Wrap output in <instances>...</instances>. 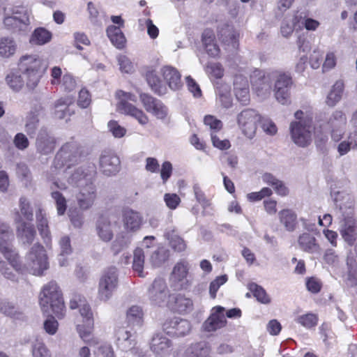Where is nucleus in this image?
I'll return each mask as SVG.
<instances>
[{"instance_id": "obj_63", "label": "nucleus", "mask_w": 357, "mask_h": 357, "mask_svg": "<svg viewBox=\"0 0 357 357\" xmlns=\"http://www.w3.org/2000/svg\"><path fill=\"white\" fill-rule=\"evenodd\" d=\"M13 143L15 146L19 150H24L29 145L28 138L22 132L16 134L13 139Z\"/></svg>"}, {"instance_id": "obj_21", "label": "nucleus", "mask_w": 357, "mask_h": 357, "mask_svg": "<svg viewBox=\"0 0 357 357\" xmlns=\"http://www.w3.org/2000/svg\"><path fill=\"white\" fill-rule=\"evenodd\" d=\"M56 144V139L51 136L46 129L40 130L36 142L38 153L44 155L52 153L55 149Z\"/></svg>"}, {"instance_id": "obj_48", "label": "nucleus", "mask_w": 357, "mask_h": 357, "mask_svg": "<svg viewBox=\"0 0 357 357\" xmlns=\"http://www.w3.org/2000/svg\"><path fill=\"white\" fill-rule=\"evenodd\" d=\"M51 196L55 202L57 213L62 215L66 213L67 208V202L64 196L59 191H54Z\"/></svg>"}, {"instance_id": "obj_37", "label": "nucleus", "mask_w": 357, "mask_h": 357, "mask_svg": "<svg viewBox=\"0 0 357 357\" xmlns=\"http://www.w3.org/2000/svg\"><path fill=\"white\" fill-rule=\"evenodd\" d=\"M295 322L306 329H312L315 328L319 322V316L316 313L307 312L297 316Z\"/></svg>"}, {"instance_id": "obj_35", "label": "nucleus", "mask_w": 357, "mask_h": 357, "mask_svg": "<svg viewBox=\"0 0 357 357\" xmlns=\"http://www.w3.org/2000/svg\"><path fill=\"white\" fill-rule=\"evenodd\" d=\"M17 235L19 238L24 240L25 243H32L36 235L34 225L22 222L17 228Z\"/></svg>"}, {"instance_id": "obj_55", "label": "nucleus", "mask_w": 357, "mask_h": 357, "mask_svg": "<svg viewBox=\"0 0 357 357\" xmlns=\"http://www.w3.org/2000/svg\"><path fill=\"white\" fill-rule=\"evenodd\" d=\"M33 357H51L50 351L43 342H36L32 349Z\"/></svg>"}, {"instance_id": "obj_14", "label": "nucleus", "mask_w": 357, "mask_h": 357, "mask_svg": "<svg viewBox=\"0 0 357 357\" xmlns=\"http://www.w3.org/2000/svg\"><path fill=\"white\" fill-rule=\"evenodd\" d=\"M225 308L222 306L214 307L209 317L202 324V330L205 332H214L227 325Z\"/></svg>"}, {"instance_id": "obj_58", "label": "nucleus", "mask_w": 357, "mask_h": 357, "mask_svg": "<svg viewBox=\"0 0 357 357\" xmlns=\"http://www.w3.org/2000/svg\"><path fill=\"white\" fill-rule=\"evenodd\" d=\"M211 138L213 146L220 150H227L231 147V143L228 139H220L219 137L212 132Z\"/></svg>"}, {"instance_id": "obj_39", "label": "nucleus", "mask_w": 357, "mask_h": 357, "mask_svg": "<svg viewBox=\"0 0 357 357\" xmlns=\"http://www.w3.org/2000/svg\"><path fill=\"white\" fill-rule=\"evenodd\" d=\"M0 312L14 319L23 317V312L13 303L7 300H0Z\"/></svg>"}, {"instance_id": "obj_7", "label": "nucleus", "mask_w": 357, "mask_h": 357, "mask_svg": "<svg viewBox=\"0 0 357 357\" xmlns=\"http://www.w3.org/2000/svg\"><path fill=\"white\" fill-rule=\"evenodd\" d=\"M275 79L274 92L277 100L282 105L290 103V89L293 86V80L289 73L283 71L273 72Z\"/></svg>"}, {"instance_id": "obj_43", "label": "nucleus", "mask_w": 357, "mask_h": 357, "mask_svg": "<svg viewBox=\"0 0 357 357\" xmlns=\"http://www.w3.org/2000/svg\"><path fill=\"white\" fill-rule=\"evenodd\" d=\"M144 260L145 256L144 250L139 248H136L134 251L132 269L139 277H144L143 271Z\"/></svg>"}, {"instance_id": "obj_62", "label": "nucleus", "mask_w": 357, "mask_h": 357, "mask_svg": "<svg viewBox=\"0 0 357 357\" xmlns=\"http://www.w3.org/2000/svg\"><path fill=\"white\" fill-rule=\"evenodd\" d=\"M109 131L115 137H122L126 135V130L121 126L116 121L112 120L108 123Z\"/></svg>"}, {"instance_id": "obj_59", "label": "nucleus", "mask_w": 357, "mask_h": 357, "mask_svg": "<svg viewBox=\"0 0 357 357\" xmlns=\"http://www.w3.org/2000/svg\"><path fill=\"white\" fill-rule=\"evenodd\" d=\"M322 287L321 281L315 277H310L306 280V288L312 294H318Z\"/></svg>"}, {"instance_id": "obj_24", "label": "nucleus", "mask_w": 357, "mask_h": 357, "mask_svg": "<svg viewBox=\"0 0 357 357\" xmlns=\"http://www.w3.org/2000/svg\"><path fill=\"white\" fill-rule=\"evenodd\" d=\"M160 73L170 89L177 90L182 86L181 74L176 68L165 66L161 68Z\"/></svg>"}, {"instance_id": "obj_38", "label": "nucleus", "mask_w": 357, "mask_h": 357, "mask_svg": "<svg viewBox=\"0 0 357 357\" xmlns=\"http://www.w3.org/2000/svg\"><path fill=\"white\" fill-rule=\"evenodd\" d=\"M17 50L15 41L10 37L0 38V56L9 58L13 56Z\"/></svg>"}, {"instance_id": "obj_8", "label": "nucleus", "mask_w": 357, "mask_h": 357, "mask_svg": "<svg viewBox=\"0 0 357 357\" xmlns=\"http://www.w3.org/2000/svg\"><path fill=\"white\" fill-rule=\"evenodd\" d=\"M118 282L117 268L112 266L105 269L98 284L99 299L104 301H108L117 288Z\"/></svg>"}, {"instance_id": "obj_3", "label": "nucleus", "mask_w": 357, "mask_h": 357, "mask_svg": "<svg viewBox=\"0 0 357 357\" xmlns=\"http://www.w3.org/2000/svg\"><path fill=\"white\" fill-rule=\"evenodd\" d=\"M294 116L298 121H293L290 124L292 140L298 146L305 147L312 141V132L314 130L312 117H303V112L301 110L296 112Z\"/></svg>"}, {"instance_id": "obj_12", "label": "nucleus", "mask_w": 357, "mask_h": 357, "mask_svg": "<svg viewBox=\"0 0 357 357\" xmlns=\"http://www.w3.org/2000/svg\"><path fill=\"white\" fill-rule=\"evenodd\" d=\"M139 99L147 112L160 119H163L167 116V108L161 100L146 93H141Z\"/></svg>"}, {"instance_id": "obj_40", "label": "nucleus", "mask_w": 357, "mask_h": 357, "mask_svg": "<svg viewBox=\"0 0 357 357\" xmlns=\"http://www.w3.org/2000/svg\"><path fill=\"white\" fill-rule=\"evenodd\" d=\"M171 346V341L161 335H155L151 340V349L156 354H161Z\"/></svg>"}, {"instance_id": "obj_30", "label": "nucleus", "mask_w": 357, "mask_h": 357, "mask_svg": "<svg viewBox=\"0 0 357 357\" xmlns=\"http://www.w3.org/2000/svg\"><path fill=\"white\" fill-rule=\"evenodd\" d=\"M123 220L126 229L136 231L142 225V218L138 212L131 209H126L123 213Z\"/></svg>"}, {"instance_id": "obj_22", "label": "nucleus", "mask_w": 357, "mask_h": 357, "mask_svg": "<svg viewBox=\"0 0 357 357\" xmlns=\"http://www.w3.org/2000/svg\"><path fill=\"white\" fill-rule=\"evenodd\" d=\"M210 351L208 343L203 341L192 344L184 351L177 352L174 357H206Z\"/></svg>"}, {"instance_id": "obj_31", "label": "nucleus", "mask_w": 357, "mask_h": 357, "mask_svg": "<svg viewBox=\"0 0 357 357\" xmlns=\"http://www.w3.org/2000/svg\"><path fill=\"white\" fill-rule=\"evenodd\" d=\"M252 88L258 95L263 91L270 89V84L266 80L265 75L260 70H255L250 76Z\"/></svg>"}, {"instance_id": "obj_18", "label": "nucleus", "mask_w": 357, "mask_h": 357, "mask_svg": "<svg viewBox=\"0 0 357 357\" xmlns=\"http://www.w3.org/2000/svg\"><path fill=\"white\" fill-rule=\"evenodd\" d=\"M167 307L175 312L186 313L193 308L192 301L181 294H169Z\"/></svg>"}, {"instance_id": "obj_20", "label": "nucleus", "mask_w": 357, "mask_h": 357, "mask_svg": "<svg viewBox=\"0 0 357 357\" xmlns=\"http://www.w3.org/2000/svg\"><path fill=\"white\" fill-rule=\"evenodd\" d=\"M96 232L104 242H109L114 237L112 223L111 218L107 214H101L98 218L96 225Z\"/></svg>"}, {"instance_id": "obj_33", "label": "nucleus", "mask_w": 357, "mask_h": 357, "mask_svg": "<svg viewBox=\"0 0 357 357\" xmlns=\"http://www.w3.org/2000/svg\"><path fill=\"white\" fill-rule=\"evenodd\" d=\"M344 89V82L342 80L336 81L327 96L326 104L330 107H334L341 100Z\"/></svg>"}, {"instance_id": "obj_28", "label": "nucleus", "mask_w": 357, "mask_h": 357, "mask_svg": "<svg viewBox=\"0 0 357 357\" xmlns=\"http://www.w3.org/2000/svg\"><path fill=\"white\" fill-rule=\"evenodd\" d=\"M280 222L288 231H294L298 225L297 215L291 209H282L278 213Z\"/></svg>"}, {"instance_id": "obj_6", "label": "nucleus", "mask_w": 357, "mask_h": 357, "mask_svg": "<svg viewBox=\"0 0 357 357\" xmlns=\"http://www.w3.org/2000/svg\"><path fill=\"white\" fill-rule=\"evenodd\" d=\"M117 95L120 100L117 103L116 107L120 113L135 118L142 125L148 123L149 117L141 109L129 102V101L133 102L137 101V96L135 94L119 91Z\"/></svg>"}, {"instance_id": "obj_44", "label": "nucleus", "mask_w": 357, "mask_h": 357, "mask_svg": "<svg viewBox=\"0 0 357 357\" xmlns=\"http://www.w3.org/2000/svg\"><path fill=\"white\" fill-rule=\"evenodd\" d=\"M72 103L73 99L68 96L58 99L54 104L55 116L59 119H63L66 112L69 111V105Z\"/></svg>"}, {"instance_id": "obj_45", "label": "nucleus", "mask_w": 357, "mask_h": 357, "mask_svg": "<svg viewBox=\"0 0 357 357\" xmlns=\"http://www.w3.org/2000/svg\"><path fill=\"white\" fill-rule=\"evenodd\" d=\"M248 289L259 303L263 304H268L271 303L269 296L262 287L256 283H251L248 285Z\"/></svg>"}, {"instance_id": "obj_61", "label": "nucleus", "mask_w": 357, "mask_h": 357, "mask_svg": "<svg viewBox=\"0 0 357 357\" xmlns=\"http://www.w3.org/2000/svg\"><path fill=\"white\" fill-rule=\"evenodd\" d=\"M118 62L122 73H131L133 71V65L128 56L120 55L118 57Z\"/></svg>"}, {"instance_id": "obj_15", "label": "nucleus", "mask_w": 357, "mask_h": 357, "mask_svg": "<svg viewBox=\"0 0 357 357\" xmlns=\"http://www.w3.org/2000/svg\"><path fill=\"white\" fill-rule=\"evenodd\" d=\"M347 123V118L343 112L335 111L327 121V125L331 129V135L333 140L339 142L344 135V128Z\"/></svg>"}, {"instance_id": "obj_57", "label": "nucleus", "mask_w": 357, "mask_h": 357, "mask_svg": "<svg viewBox=\"0 0 357 357\" xmlns=\"http://www.w3.org/2000/svg\"><path fill=\"white\" fill-rule=\"evenodd\" d=\"M164 201L169 209L174 210L179 206L181 198L176 193H166L164 195Z\"/></svg>"}, {"instance_id": "obj_25", "label": "nucleus", "mask_w": 357, "mask_h": 357, "mask_svg": "<svg viewBox=\"0 0 357 357\" xmlns=\"http://www.w3.org/2000/svg\"><path fill=\"white\" fill-rule=\"evenodd\" d=\"M36 225L43 242L49 246L52 241L51 233L46 214L41 208L36 212Z\"/></svg>"}, {"instance_id": "obj_23", "label": "nucleus", "mask_w": 357, "mask_h": 357, "mask_svg": "<svg viewBox=\"0 0 357 357\" xmlns=\"http://www.w3.org/2000/svg\"><path fill=\"white\" fill-rule=\"evenodd\" d=\"M235 96L242 105H248L250 101L248 82L241 75L236 76L234 82Z\"/></svg>"}, {"instance_id": "obj_4", "label": "nucleus", "mask_w": 357, "mask_h": 357, "mask_svg": "<svg viewBox=\"0 0 357 357\" xmlns=\"http://www.w3.org/2000/svg\"><path fill=\"white\" fill-rule=\"evenodd\" d=\"M18 68L24 75L26 87L35 89L42 77L43 60L36 55L22 56L19 61Z\"/></svg>"}, {"instance_id": "obj_56", "label": "nucleus", "mask_w": 357, "mask_h": 357, "mask_svg": "<svg viewBox=\"0 0 357 357\" xmlns=\"http://www.w3.org/2000/svg\"><path fill=\"white\" fill-rule=\"evenodd\" d=\"M20 211L24 218L29 221L33 220V211L31 208L30 204L27 202L24 197H21L20 199Z\"/></svg>"}, {"instance_id": "obj_26", "label": "nucleus", "mask_w": 357, "mask_h": 357, "mask_svg": "<svg viewBox=\"0 0 357 357\" xmlns=\"http://www.w3.org/2000/svg\"><path fill=\"white\" fill-rule=\"evenodd\" d=\"M94 321L84 322L83 324L77 325V331L79 337L89 345H97L99 344L98 339L93 335Z\"/></svg>"}, {"instance_id": "obj_13", "label": "nucleus", "mask_w": 357, "mask_h": 357, "mask_svg": "<svg viewBox=\"0 0 357 357\" xmlns=\"http://www.w3.org/2000/svg\"><path fill=\"white\" fill-rule=\"evenodd\" d=\"M96 197V188L92 182L80 186L75 195L77 205L82 210L90 208L93 205Z\"/></svg>"}, {"instance_id": "obj_52", "label": "nucleus", "mask_w": 357, "mask_h": 357, "mask_svg": "<svg viewBox=\"0 0 357 357\" xmlns=\"http://www.w3.org/2000/svg\"><path fill=\"white\" fill-rule=\"evenodd\" d=\"M273 195L271 188L264 187L259 192H252L247 195V198L250 202H259L265 197H269Z\"/></svg>"}, {"instance_id": "obj_64", "label": "nucleus", "mask_w": 357, "mask_h": 357, "mask_svg": "<svg viewBox=\"0 0 357 357\" xmlns=\"http://www.w3.org/2000/svg\"><path fill=\"white\" fill-rule=\"evenodd\" d=\"M75 46L78 50H82V45H89L90 40L84 33L76 32L74 33Z\"/></svg>"}, {"instance_id": "obj_9", "label": "nucleus", "mask_w": 357, "mask_h": 357, "mask_svg": "<svg viewBox=\"0 0 357 357\" xmlns=\"http://www.w3.org/2000/svg\"><path fill=\"white\" fill-rule=\"evenodd\" d=\"M261 119V115L256 110L245 109L238 114L237 123L243 134L252 139L256 134Z\"/></svg>"}, {"instance_id": "obj_54", "label": "nucleus", "mask_w": 357, "mask_h": 357, "mask_svg": "<svg viewBox=\"0 0 357 357\" xmlns=\"http://www.w3.org/2000/svg\"><path fill=\"white\" fill-rule=\"evenodd\" d=\"M172 248L176 252H183L186 249L185 241L179 236L172 234L168 237Z\"/></svg>"}, {"instance_id": "obj_17", "label": "nucleus", "mask_w": 357, "mask_h": 357, "mask_svg": "<svg viewBox=\"0 0 357 357\" xmlns=\"http://www.w3.org/2000/svg\"><path fill=\"white\" fill-rule=\"evenodd\" d=\"M149 297L156 305H160L168 296V288L165 279L158 278L154 280L149 289Z\"/></svg>"}, {"instance_id": "obj_36", "label": "nucleus", "mask_w": 357, "mask_h": 357, "mask_svg": "<svg viewBox=\"0 0 357 357\" xmlns=\"http://www.w3.org/2000/svg\"><path fill=\"white\" fill-rule=\"evenodd\" d=\"M222 42L228 45L231 46L234 49L238 50L239 47V36L238 31L235 30L233 27L227 25L225 29H222Z\"/></svg>"}, {"instance_id": "obj_2", "label": "nucleus", "mask_w": 357, "mask_h": 357, "mask_svg": "<svg viewBox=\"0 0 357 357\" xmlns=\"http://www.w3.org/2000/svg\"><path fill=\"white\" fill-rule=\"evenodd\" d=\"M39 303L42 310L47 312L51 308L55 316L61 319L66 313V306L62 292L55 281L45 284L40 291Z\"/></svg>"}, {"instance_id": "obj_50", "label": "nucleus", "mask_w": 357, "mask_h": 357, "mask_svg": "<svg viewBox=\"0 0 357 357\" xmlns=\"http://www.w3.org/2000/svg\"><path fill=\"white\" fill-rule=\"evenodd\" d=\"M169 251L164 248H159L151 255V261L154 266H160L169 259Z\"/></svg>"}, {"instance_id": "obj_32", "label": "nucleus", "mask_w": 357, "mask_h": 357, "mask_svg": "<svg viewBox=\"0 0 357 357\" xmlns=\"http://www.w3.org/2000/svg\"><path fill=\"white\" fill-rule=\"evenodd\" d=\"M107 35L111 43L118 49H123L126 43V37L119 26L111 25L107 29Z\"/></svg>"}, {"instance_id": "obj_16", "label": "nucleus", "mask_w": 357, "mask_h": 357, "mask_svg": "<svg viewBox=\"0 0 357 357\" xmlns=\"http://www.w3.org/2000/svg\"><path fill=\"white\" fill-rule=\"evenodd\" d=\"M120 160L119 157L110 150H105L100 157V169L107 176L114 174L119 171Z\"/></svg>"}, {"instance_id": "obj_53", "label": "nucleus", "mask_w": 357, "mask_h": 357, "mask_svg": "<svg viewBox=\"0 0 357 357\" xmlns=\"http://www.w3.org/2000/svg\"><path fill=\"white\" fill-rule=\"evenodd\" d=\"M204 123L208 126L211 132L215 133L220 131L223 126L222 121L213 115H206L204 119Z\"/></svg>"}, {"instance_id": "obj_11", "label": "nucleus", "mask_w": 357, "mask_h": 357, "mask_svg": "<svg viewBox=\"0 0 357 357\" xmlns=\"http://www.w3.org/2000/svg\"><path fill=\"white\" fill-rule=\"evenodd\" d=\"M162 330L170 337H183L190 333L191 324L184 319L176 317H169L162 324Z\"/></svg>"}, {"instance_id": "obj_51", "label": "nucleus", "mask_w": 357, "mask_h": 357, "mask_svg": "<svg viewBox=\"0 0 357 357\" xmlns=\"http://www.w3.org/2000/svg\"><path fill=\"white\" fill-rule=\"evenodd\" d=\"M92 102L91 95L90 92L86 89H82L78 94L77 100V105L81 108H88Z\"/></svg>"}, {"instance_id": "obj_41", "label": "nucleus", "mask_w": 357, "mask_h": 357, "mask_svg": "<svg viewBox=\"0 0 357 357\" xmlns=\"http://www.w3.org/2000/svg\"><path fill=\"white\" fill-rule=\"evenodd\" d=\"M144 313L142 309L138 306H132L126 314V320L132 326H142L143 324Z\"/></svg>"}, {"instance_id": "obj_1", "label": "nucleus", "mask_w": 357, "mask_h": 357, "mask_svg": "<svg viewBox=\"0 0 357 357\" xmlns=\"http://www.w3.org/2000/svg\"><path fill=\"white\" fill-rule=\"evenodd\" d=\"M0 252L10 265L19 273L26 268L33 275L41 276L49 268L48 257L44 247L40 243L34 244L26 255V265L20 259L18 253L13 249V245L0 243Z\"/></svg>"}, {"instance_id": "obj_34", "label": "nucleus", "mask_w": 357, "mask_h": 357, "mask_svg": "<svg viewBox=\"0 0 357 357\" xmlns=\"http://www.w3.org/2000/svg\"><path fill=\"white\" fill-rule=\"evenodd\" d=\"M52 38V33L44 27H38L32 33L29 42L32 45H43L49 43Z\"/></svg>"}, {"instance_id": "obj_47", "label": "nucleus", "mask_w": 357, "mask_h": 357, "mask_svg": "<svg viewBox=\"0 0 357 357\" xmlns=\"http://www.w3.org/2000/svg\"><path fill=\"white\" fill-rule=\"evenodd\" d=\"M14 234L11 228L6 223L0 222V243L5 245H11Z\"/></svg>"}, {"instance_id": "obj_10", "label": "nucleus", "mask_w": 357, "mask_h": 357, "mask_svg": "<svg viewBox=\"0 0 357 357\" xmlns=\"http://www.w3.org/2000/svg\"><path fill=\"white\" fill-rule=\"evenodd\" d=\"M12 14L3 20L6 28L13 32L25 30L30 24L27 9L24 6H15L12 10Z\"/></svg>"}, {"instance_id": "obj_27", "label": "nucleus", "mask_w": 357, "mask_h": 357, "mask_svg": "<svg viewBox=\"0 0 357 357\" xmlns=\"http://www.w3.org/2000/svg\"><path fill=\"white\" fill-rule=\"evenodd\" d=\"M298 243L300 248L305 252L315 253L320 250V246L317 242L316 238L309 233H303L300 235Z\"/></svg>"}, {"instance_id": "obj_19", "label": "nucleus", "mask_w": 357, "mask_h": 357, "mask_svg": "<svg viewBox=\"0 0 357 357\" xmlns=\"http://www.w3.org/2000/svg\"><path fill=\"white\" fill-rule=\"evenodd\" d=\"M340 233L344 241L353 246L357 240V220L353 217L344 218Z\"/></svg>"}, {"instance_id": "obj_60", "label": "nucleus", "mask_w": 357, "mask_h": 357, "mask_svg": "<svg viewBox=\"0 0 357 357\" xmlns=\"http://www.w3.org/2000/svg\"><path fill=\"white\" fill-rule=\"evenodd\" d=\"M126 247V242L123 236H117L111 245V251L114 256L119 255Z\"/></svg>"}, {"instance_id": "obj_46", "label": "nucleus", "mask_w": 357, "mask_h": 357, "mask_svg": "<svg viewBox=\"0 0 357 357\" xmlns=\"http://www.w3.org/2000/svg\"><path fill=\"white\" fill-rule=\"evenodd\" d=\"M6 82L9 87L14 91H20L24 85V78L20 75L11 72L7 75Z\"/></svg>"}, {"instance_id": "obj_49", "label": "nucleus", "mask_w": 357, "mask_h": 357, "mask_svg": "<svg viewBox=\"0 0 357 357\" xmlns=\"http://www.w3.org/2000/svg\"><path fill=\"white\" fill-rule=\"evenodd\" d=\"M301 20L302 17L301 15H295L293 18L292 25L289 22H283L280 27V32L282 35L285 38L290 36L294 32V28L297 26Z\"/></svg>"}, {"instance_id": "obj_42", "label": "nucleus", "mask_w": 357, "mask_h": 357, "mask_svg": "<svg viewBox=\"0 0 357 357\" xmlns=\"http://www.w3.org/2000/svg\"><path fill=\"white\" fill-rule=\"evenodd\" d=\"M188 274V264L184 260L177 262L172 271V278L175 282H179L186 278Z\"/></svg>"}, {"instance_id": "obj_5", "label": "nucleus", "mask_w": 357, "mask_h": 357, "mask_svg": "<svg viewBox=\"0 0 357 357\" xmlns=\"http://www.w3.org/2000/svg\"><path fill=\"white\" fill-rule=\"evenodd\" d=\"M87 153L82 146L73 142H68L63 145L56 154L53 166L56 169L64 166L69 168L77 163Z\"/></svg>"}, {"instance_id": "obj_29", "label": "nucleus", "mask_w": 357, "mask_h": 357, "mask_svg": "<svg viewBox=\"0 0 357 357\" xmlns=\"http://www.w3.org/2000/svg\"><path fill=\"white\" fill-rule=\"evenodd\" d=\"M145 77L148 84L155 93L162 95L165 93L166 87L155 70L151 68H148Z\"/></svg>"}]
</instances>
